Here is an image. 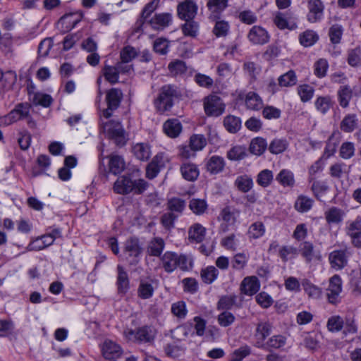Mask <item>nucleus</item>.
I'll use <instances>...</instances> for the list:
<instances>
[{"instance_id": "obj_31", "label": "nucleus", "mask_w": 361, "mask_h": 361, "mask_svg": "<svg viewBox=\"0 0 361 361\" xmlns=\"http://www.w3.org/2000/svg\"><path fill=\"white\" fill-rule=\"evenodd\" d=\"M338 101L342 108H347L353 97V90L348 85L341 86L337 92Z\"/></svg>"}, {"instance_id": "obj_10", "label": "nucleus", "mask_w": 361, "mask_h": 361, "mask_svg": "<svg viewBox=\"0 0 361 361\" xmlns=\"http://www.w3.org/2000/svg\"><path fill=\"white\" fill-rule=\"evenodd\" d=\"M123 97L122 92L116 88L111 89L106 94V100L108 107L103 111L102 116L109 118L111 116L112 111L116 109L121 102Z\"/></svg>"}, {"instance_id": "obj_6", "label": "nucleus", "mask_w": 361, "mask_h": 361, "mask_svg": "<svg viewBox=\"0 0 361 361\" xmlns=\"http://www.w3.org/2000/svg\"><path fill=\"white\" fill-rule=\"evenodd\" d=\"M240 214V210L234 206L228 205L224 207L219 214V219L223 221L220 226V231L226 233L230 226L235 224Z\"/></svg>"}, {"instance_id": "obj_32", "label": "nucleus", "mask_w": 361, "mask_h": 361, "mask_svg": "<svg viewBox=\"0 0 361 361\" xmlns=\"http://www.w3.org/2000/svg\"><path fill=\"white\" fill-rule=\"evenodd\" d=\"M133 152L135 157L140 161H147L151 156L150 147L147 143H137L133 147Z\"/></svg>"}, {"instance_id": "obj_19", "label": "nucleus", "mask_w": 361, "mask_h": 361, "mask_svg": "<svg viewBox=\"0 0 361 361\" xmlns=\"http://www.w3.org/2000/svg\"><path fill=\"white\" fill-rule=\"evenodd\" d=\"M17 75L12 71L3 73L0 69V95L4 92L10 90L16 83Z\"/></svg>"}, {"instance_id": "obj_5", "label": "nucleus", "mask_w": 361, "mask_h": 361, "mask_svg": "<svg viewBox=\"0 0 361 361\" xmlns=\"http://www.w3.org/2000/svg\"><path fill=\"white\" fill-rule=\"evenodd\" d=\"M204 110L208 116L218 117L225 111L226 105L216 94H209L204 98Z\"/></svg>"}, {"instance_id": "obj_61", "label": "nucleus", "mask_w": 361, "mask_h": 361, "mask_svg": "<svg viewBox=\"0 0 361 361\" xmlns=\"http://www.w3.org/2000/svg\"><path fill=\"white\" fill-rule=\"evenodd\" d=\"M343 29L341 25H333L329 31V36L332 44H337L341 42Z\"/></svg>"}, {"instance_id": "obj_51", "label": "nucleus", "mask_w": 361, "mask_h": 361, "mask_svg": "<svg viewBox=\"0 0 361 361\" xmlns=\"http://www.w3.org/2000/svg\"><path fill=\"white\" fill-rule=\"evenodd\" d=\"M297 90L301 101L304 103L310 101L314 93V87L307 84L299 85Z\"/></svg>"}, {"instance_id": "obj_25", "label": "nucleus", "mask_w": 361, "mask_h": 361, "mask_svg": "<svg viewBox=\"0 0 361 361\" xmlns=\"http://www.w3.org/2000/svg\"><path fill=\"white\" fill-rule=\"evenodd\" d=\"M207 6L211 13V18L216 20L228 6V0H209Z\"/></svg>"}, {"instance_id": "obj_60", "label": "nucleus", "mask_w": 361, "mask_h": 361, "mask_svg": "<svg viewBox=\"0 0 361 361\" xmlns=\"http://www.w3.org/2000/svg\"><path fill=\"white\" fill-rule=\"evenodd\" d=\"M246 156V148L240 145L232 147L227 153V157L233 161L243 159Z\"/></svg>"}, {"instance_id": "obj_57", "label": "nucleus", "mask_w": 361, "mask_h": 361, "mask_svg": "<svg viewBox=\"0 0 361 361\" xmlns=\"http://www.w3.org/2000/svg\"><path fill=\"white\" fill-rule=\"evenodd\" d=\"M279 84L281 87H290L297 83V77L293 71H289L281 75L279 79Z\"/></svg>"}, {"instance_id": "obj_58", "label": "nucleus", "mask_w": 361, "mask_h": 361, "mask_svg": "<svg viewBox=\"0 0 361 361\" xmlns=\"http://www.w3.org/2000/svg\"><path fill=\"white\" fill-rule=\"evenodd\" d=\"M185 23L182 25L183 33L186 36L195 37L197 35L199 25L192 20H184Z\"/></svg>"}, {"instance_id": "obj_22", "label": "nucleus", "mask_w": 361, "mask_h": 361, "mask_svg": "<svg viewBox=\"0 0 361 361\" xmlns=\"http://www.w3.org/2000/svg\"><path fill=\"white\" fill-rule=\"evenodd\" d=\"M172 21L171 14L169 13H163L156 14L151 20L150 24L155 30H163L168 27Z\"/></svg>"}, {"instance_id": "obj_16", "label": "nucleus", "mask_w": 361, "mask_h": 361, "mask_svg": "<svg viewBox=\"0 0 361 361\" xmlns=\"http://www.w3.org/2000/svg\"><path fill=\"white\" fill-rule=\"evenodd\" d=\"M102 352L106 359L118 358L121 356L123 350L121 346L111 340H105L102 345Z\"/></svg>"}, {"instance_id": "obj_42", "label": "nucleus", "mask_w": 361, "mask_h": 361, "mask_svg": "<svg viewBox=\"0 0 361 361\" xmlns=\"http://www.w3.org/2000/svg\"><path fill=\"white\" fill-rule=\"evenodd\" d=\"M54 240L47 235L46 233L44 235H42L39 238L36 239L35 242L30 243L28 245L29 250H42L44 248L51 245L54 243Z\"/></svg>"}, {"instance_id": "obj_63", "label": "nucleus", "mask_w": 361, "mask_h": 361, "mask_svg": "<svg viewBox=\"0 0 361 361\" xmlns=\"http://www.w3.org/2000/svg\"><path fill=\"white\" fill-rule=\"evenodd\" d=\"M169 70L173 75H182L187 71L185 63L180 60H176L169 64Z\"/></svg>"}, {"instance_id": "obj_43", "label": "nucleus", "mask_w": 361, "mask_h": 361, "mask_svg": "<svg viewBox=\"0 0 361 361\" xmlns=\"http://www.w3.org/2000/svg\"><path fill=\"white\" fill-rule=\"evenodd\" d=\"M185 206V201L178 197H173L167 202V209L170 211L169 212L175 213L178 216L183 213Z\"/></svg>"}, {"instance_id": "obj_56", "label": "nucleus", "mask_w": 361, "mask_h": 361, "mask_svg": "<svg viewBox=\"0 0 361 361\" xmlns=\"http://www.w3.org/2000/svg\"><path fill=\"white\" fill-rule=\"evenodd\" d=\"M273 178V172L271 170L264 169L258 173L256 181L259 185L266 188L271 184Z\"/></svg>"}, {"instance_id": "obj_55", "label": "nucleus", "mask_w": 361, "mask_h": 361, "mask_svg": "<svg viewBox=\"0 0 361 361\" xmlns=\"http://www.w3.org/2000/svg\"><path fill=\"white\" fill-rule=\"evenodd\" d=\"M189 145L196 152L202 150L207 145V140L202 135L195 134L190 137Z\"/></svg>"}, {"instance_id": "obj_37", "label": "nucleus", "mask_w": 361, "mask_h": 361, "mask_svg": "<svg viewBox=\"0 0 361 361\" xmlns=\"http://www.w3.org/2000/svg\"><path fill=\"white\" fill-rule=\"evenodd\" d=\"M325 219L329 224H339L343 221L344 212L336 207H332L324 213Z\"/></svg>"}, {"instance_id": "obj_46", "label": "nucleus", "mask_w": 361, "mask_h": 361, "mask_svg": "<svg viewBox=\"0 0 361 361\" xmlns=\"http://www.w3.org/2000/svg\"><path fill=\"white\" fill-rule=\"evenodd\" d=\"M31 102L35 106L47 108L51 104L53 99L49 94L38 92L33 94Z\"/></svg>"}, {"instance_id": "obj_30", "label": "nucleus", "mask_w": 361, "mask_h": 361, "mask_svg": "<svg viewBox=\"0 0 361 361\" xmlns=\"http://www.w3.org/2000/svg\"><path fill=\"white\" fill-rule=\"evenodd\" d=\"M276 180L283 187L293 188L295 180L293 173L288 169H282L276 177Z\"/></svg>"}, {"instance_id": "obj_35", "label": "nucleus", "mask_w": 361, "mask_h": 361, "mask_svg": "<svg viewBox=\"0 0 361 361\" xmlns=\"http://www.w3.org/2000/svg\"><path fill=\"white\" fill-rule=\"evenodd\" d=\"M224 159L221 157L214 155L209 158L206 166L210 173L216 174L224 169Z\"/></svg>"}, {"instance_id": "obj_23", "label": "nucleus", "mask_w": 361, "mask_h": 361, "mask_svg": "<svg viewBox=\"0 0 361 361\" xmlns=\"http://www.w3.org/2000/svg\"><path fill=\"white\" fill-rule=\"evenodd\" d=\"M156 336L154 329L150 326H143L137 329V343H150Z\"/></svg>"}, {"instance_id": "obj_17", "label": "nucleus", "mask_w": 361, "mask_h": 361, "mask_svg": "<svg viewBox=\"0 0 361 361\" xmlns=\"http://www.w3.org/2000/svg\"><path fill=\"white\" fill-rule=\"evenodd\" d=\"M298 254L300 253L307 263H310L314 259H319L320 255L314 251V247L311 242L305 241L300 244Z\"/></svg>"}, {"instance_id": "obj_20", "label": "nucleus", "mask_w": 361, "mask_h": 361, "mask_svg": "<svg viewBox=\"0 0 361 361\" xmlns=\"http://www.w3.org/2000/svg\"><path fill=\"white\" fill-rule=\"evenodd\" d=\"M163 130L169 137L175 138L182 131V125L177 118H169L163 125Z\"/></svg>"}, {"instance_id": "obj_3", "label": "nucleus", "mask_w": 361, "mask_h": 361, "mask_svg": "<svg viewBox=\"0 0 361 361\" xmlns=\"http://www.w3.org/2000/svg\"><path fill=\"white\" fill-rule=\"evenodd\" d=\"M178 96L179 93L174 86L164 85L160 88L157 97L153 102L156 111L160 114L169 111Z\"/></svg>"}, {"instance_id": "obj_11", "label": "nucleus", "mask_w": 361, "mask_h": 361, "mask_svg": "<svg viewBox=\"0 0 361 361\" xmlns=\"http://www.w3.org/2000/svg\"><path fill=\"white\" fill-rule=\"evenodd\" d=\"M197 5L195 0H184L178 4L177 13L182 20H192L197 15Z\"/></svg>"}, {"instance_id": "obj_26", "label": "nucleus", "mask_w": 361, "mask_h": 361, "mask_svg": "<svg viewBox=\"0 0 361 361\" xmlns=\"http://www.w3.org/2000/svg\"><path fill=\"white\" fill-rule=\"evenodd\" d=\"M180 173L183 178L188 181H194L199 176V169L192 163H184L180 166Z\"/></svg>"}, {"instance_id": "obj_36", "label": "nucleus", "mask_w": 361, "mask_h": 361, "mask_svg": "<svg viewBox=\"0 0 361 361\" xmlns=\"http://www.w3.org/2000/svg\"><path fill=\"white\" fill-rule=\"evenodd\" d=\"M289 145L286 138H274L268 146V149L272 154H281L286 150Z\"/></svg>"}, {"instance_id": "obj_38", "label": "nucleus", "mask_w": 361, "mask_h": 361, "mask_svg": "<svg viewBox=\"0 0 361 361\" xmlns=\"http://www.w3.org/2000/svg\"><path fill=\"white\" fill-rule=\"evenodd\" d=\"M165 243L162 238H154L148 244L147 251L149 255L159 257L164 249Z\"/></svg>"}, {"instance_id": "obj_2", "label": "nucleus", "mask_w": 361, "mask_h": 361, "mask_svg": "<svg viewBox=\"0 0 361 361\" xmlns=\"http://www.w3.org/2000/svg\"><path fill=\"white\" fill-rule=\"evenodd\" d=\"M162 267L167 273H172L177 268L183 271L192 267L191 259L185 254L178 255L174 252L167 251L160 258Z\"/></svg>"}, {"instance_id": "obj_50", "label": "nucleus", "mask_w": 361, "mask_h": 361, "mask_svg": "<svg viewBox=\"0 0 361 361\" xmlns=\"http://www.w3.org/2000/svg\"><path fill=\"white\" fill-rule=\"evenodd\" d=\"M208 205L204 200L193 198L190 201V209L197 215L203 214L207 209Z\"/></svg>"}, {"instance_id": "obj_54", "label": "nucleus", "mask_w": 361, "mask_h": 361, "mask_svg": "<svg viewBox=\"0 0 361 361\" xmlns=\"http://www.w3.org/2000/svg\"><path fill=\"white\" fill-rule=\"evenodd\" d=\"M235 185L239 190L247 192L253 187V181L252 179L247 176H240L236 178Z\"/></svg>"}, {"instance_id": "obj_24", "label": "nucleus", "mask_w": 361, "mask_h": 361, "mask_svg": "<svg viewBox=\"0 0 361 361\" xmlns=\"http://www.w3.org/2000/svg\"><path fill=\"white\" fill-rule=\"evenodd\" d=\"M206 228L200 224L196 223L189 228L188 240L199 243L204 240Z\"/></svg>"}, {"instance_id": "obj_49", "label": "nucleus", "mask_w": 361, "mask_h": 361, "mask_svg": "<svg viewBox=\"0 0 361 361\" xmlns=\"http://www.w3.org/2000/svg\"><path fill=\"white\" fill-rule=\"evenodd\" d=\"M229 30L228 22L224 20H216L212 32L216 37H223L228 35Z\"/></svg>"}, {"instance_id": "obj_1", "label": "nucleus", "mask_w": 361, "mask_h": 361, "mask_svg": "<svg viewBox=\"0 0 361 361\" xmlns=\"http://www.w3.org/2000/svg\"><path fill=\"white\" fill-rule=\"evenodd\" d=\"M31 105L27 102L17 104L8 114L0 116V127H7L20 120H27L29 128H35L36 122L30 114Z\"/></svg>"}, {"instance_id": "obj_15", "label": "nucleus", "mask_w": 361, "mask_h": 361, "mask_svg": "<svg viewBox=\"0 0 361 361\" xmlns=\"http://www.w3.org/2000/svg\"><path fill=\"white\" fill-rule=\"evenodd\" d=\"M271 330L272 325L269 322H260L257 324L255 333L256 347L262 348L264 346L265 340L271 334Z\"/></svg>"}, {"instance_id": "obj_7", "label": "nucleus", "mask_w": 361, "mask_h": 361, "mask_svg": "<svg viewBox=\"0 0 361 361\" xmlns=\"http://www.w3.org/2000/svg\"><path fill=\"white\" fill-rule=\"evenodd\" d=\"M142 248L139 241L136 238H130L126 240L123 248V257L128 262L129 265L133 266L139 263Z\"/></svg>"}, {"instance_id": "obj_64", "label": "nucleus", "mask_w": 361, "mask_h": 361, "mask_svg": "<svg viewBox=\"0 0 361 361\" xmlns=\"http://www.w3.org/2000/svg\"><path fill=\"white\" fill-rule=\"evenodd\" d=\"M361 232V217L357 216L355 220L347 223L346 234L351 238Z\"/></svg>"}, {"instance_id": "obj_48", "label": "nucleus", "mask_w": 361, "mask_h": 361, "mask_svg": "<svg viewBox=\"0 0 361 361\" xmlns=\"http://www.w3.org/2000/svg\"><path fill=\"white\" fill-rule=\"evenodd\" d=\"M298 255L297 247L292 245H285L281 247L279 250V255L283 262H287L290 259L295 258Z\"/></svg>"}, {"instance_id": "obj_59", "label": "nucleus", "mask_w": 361, "mask_h": 361, "mask_svg": "<svg viewBox=\"0 0 361 361\" xmlns=\"http://www.w3.org/2000/svg\"><path fill=\"white\" fill-rule=\"evenodd\" d=\"M265 233V227L260 221H257L250 225L248 229L250 238L257 239L262 237Z\"/></svg>"}, {"instance_id": "obj_41", "label": "nucleus", "mask_w": 361, "mask_h": 361, "mask_svg": "<svg viewBox=\"0 0 361 361\" xmlns=\"http://www.w3.org/2000/svg\"><path fill=\"white\" fill-rule=\"evenodd\" d=\"M219 274V270L215 267L208 266L201 270L200 276L204 283L211 284L217 279Z\"/></svg>"}, {"instance_id": "obj_53", "label": "nucleus", "mask_w": 361, "mask_h": 361, "mask_svg": "<svg viewBox=\"0 0 361 361\" xmlns=\"http://www.w3.org/2000/svg\"><path fill=\"white\" fill-rule=\"evenodd\" d=\"M154 294V288L150 283L141 281L137 288V295L139 298L146 300L152 297Z\"/></svg>"}, {"instance_id": "obj_4", "label": "nucleus", "mask_w": 361, "mask_h": 361, "mask_svg": "<svg viewBox=\"0 0 361 361\" xmlns=\"http://www.w3.org/2000/svg\"><path fill=\"white\" fill-rule=\"evenodd\" d=\"M148 188V183L144 179L133 180L128 176H121L115 181L113 190L120 195H127L133 192L135 194H142Z\"/></svg>"}, {"instance_id": "obj_52", "label": "nucleus", "mask_w": 361, "mask_h": 361, "mask_svg": "<svg viewBox=\"0 0 361 361\" xmlns=\"http://www.w3.org/2000/svg\"><path fill=\"white\" fill-rule=\"evenodd\" d=\"M159 3V0H152L145 5L141 13V18L136 23L138 26H141L143 24L144 20L154 12V11L157 8Z\"/></svg>"}, {"instance_id": "obj_40", "label": "nucleus", "mask_w": 361, "mask_h": 361, "mask_svg": "<svg viewBox=\"0 0 361 361\" xmlns=\"http://www.w3.org/2000/svg\"><path fill=\"white\" fill-rule=\"evenodd\" d=\"M318 39L319 35L312 30H307L299 36L300 43L305 47L313 46Z\"/></svg>"}, {"instance_id": "obj_21", "label": "nucleus", "mask_w": 361, "mask_h": 361, "mask_svg": "<svg viewBox=\"0 0 361 361\" xmlns=\"http://www.w3.org/2000/svg\"><path fill=\"white\" fill-rule=\"evenodd\" d=\"M117 280L116 285L118 292L120 293H126L130 288V281L128 273L126 271L124 268L121 266H117Z\"/></svg>"}, {"instance_id": "obj_62", "label": "nucleus", "mask_w": 361, "mask_h": 361, "mask_svg": "<svg viewBox=\"0 0 361 361\" xmlns=\"http://www.w3.org/2000/svg\"><path fill=\"white\" fill-rule=\"evenodd\" d=\"M343 324V319L340 316L335 315L329 318L326 326L329 331L338 332L342 329Z\"/></svg>"}, {"instance_id": "obj_18", "label": "nucleus", "mask_w": 361, "mask_h": 361, "mask_svg": "<svg viewBox=\"0 0 361 361\" xmlns=\"http://www.w3.org/2000/svg\"><path fill=\"white\" fill-rule=\"evenodd\" d=\"M260 285L256 276L245 277L240 283V291L247 295L255 294L259 289Z\"/></svg>"}, {"instance_id": "obj_29", "label": "nucleus", "mask_w": 361, "mask_h": 361, "mask_svg": "<svg viewBox=\"0 0 361 361\" xmlns=\"http://www.w3.org/2000/svg\"><path fill=\"white\" fill-rule=\"evenodd\" d=\"M245 102L247 108L253 111H258L262 109L264 105L260 96L255 92H249L247 93Z\"/></svg>"}, {"instance_id": "obj_9", "label": "nucleus", "mask_w": 361, "mask_h": 361, "mask_svg": "<svg viewBox=\"0 0 361 361\" xmlns=\"http://www.w3.org/2000/svg\"><path fill=\"white\" fill-rule=\"evenodd\" d=\"M350 255L349 249L346 247L343 249L333 250L329 255L331 267L336 271L343 269L347 266Z\"/></svg>"}, {"instance_id": "obj_33", "label": "nucleus", "mask_w": 361, "mask_h": 361, "mask_svg": "<svg viewBox=\"0 0 361 361\" xmlns=\"http://www.w3.org/2000/svg\"><path fill=\"white\" fill-rule=\"evenodd\" d=\"M267 148L268 145L267 140L263 137H257L251 140L249 149L250 153L259 156L262 154Z\"/></svg>"}, {"instance_id": "obj_27", "label": "nucleus", "mask_w": 361, "mask_h": 361, "mask_svg": "<svg viewBox=\"0 0 361 361\" xmlns=\"http://www.w3.org/2000/svg\"><path fill=\"white\" fill-rule=\"evenodd\" d=\"M358 126V118L356 114L345 115L340 123V129L344 133H352Z\"/></svg>"}, {"instance_id": "obj_8", "label": "nucleus", "mask_w": 361, "mask_h": 361, "mask_svg": "<svg viewBox=\"0 0 361 361\" xmlns=\"http://www.w3.org/2000/svg\"><path fill=\"white\" fill-rule=\"evenodd\" d=\"M104 130L108 136L114 140L118 145H124L126 142L125 130L118 121L111 120L104 125Z\"/></svg>"}, {"instance_id": "obj_34", "label": "nucleus", "mask_w": 361, "mask_h": 361, "mask_svg": "<svg viewBox=\"0 0 361 361\" xmlns=\"http://www.w3.org/2000/svg\"><path fill=\"white\" fill-rule=\"evenodd\" d=\"M286 341L287 338L283 335H274L267 340L264 346L262 347V348L267 350H270L271 349H279L286 345Z\"/></svg>"}, {"instance_id": "obj_45", "label": "nucleus", "mask_w": 361, "mask_h": 361, "mask_svg": "<svg viewBox=\"0 0 361 361\" xmlns=\"http://www.w3.org/2000/svg\"><path fill=\"white\" fill-rule=\"evenodd\" d=\"M224 125L228 132L235 133L240 129L241 120L237 116L229 115L224 118Z\"/></svg>"}, {"instance_id": "obj_28", "label": "nucleus", "mask_w": 361, "mask_h": 361, "mask_svg": "<svg viewBox=\"0 0 361 361\" xmlns=\"http://www.w3.org/2000/svg\"><path fill=\"white\" fill-rule=\"evenodd\" d=\"M334 104L333 98L329 95L319 96L314 102L316 109L323 115L326 114Z\"/></svg>"}, {"instance_id": "obj_39", "label": "nucleus", "mask_w": 361, "mask_h": 361, "mask_svg": "<svg viewBox=\"0 0 361 361\" xmlns=\"http://www.w3.org/2000/svg\"><path fill=\"white\" fill-rule=\"evenodd\" d=\"M314 200L304 195H299L295 202V209L301 213L307 212L311 209Z\"/></svg>"}, {"instance_id": "obj_12", "label": "nucleus", "mask_w": 361, "mask_h": 361, "mask_svg": "<svg viewBox=\"0 0 361 361\" xmlns=\"http://www.w3.org/2000/svg\"><path fill=\"white\" fill-rule=\"evenodd\" d=\"M247 39L253 45H263L269 42L270 36L267 30L259 25H254L247 33Z\"/></svg>"}, {"instance_id": "obj_47", "label": "nucleus", "mask_w": 361, "mask_h": 361, "mask_svg": "<svg viewBox=\"0 0 361 361\" xmlns=\"http://www.w3.org/2000/svg\"><path fill=\"white\" fill-rule=\"evenodd\" d=\"M348 63L352 67L361 66V47L358 46L348 51Z\"/></svg>"}, {"instance_id": "obj_14", "label": "nucleus", "mask_w": 361, "mask_h": 361, "mask_svg": "<svg viewBox=\"0 0 361 361\" xmlns=\"http://www.w3.org/2000/svg\"><path fill=\"white\" fill-rule=\"evenodd\" d=\"M341 290V278L340 276L336 274L330 278L329 287L326 289V296L329 302L333 304L337 302Z\"/></svg>"}, {"instance_id": "obj_13", "label": "nucleus", "mask_w": 361, "mask_h": 361, "mask_svg": "<svg viewBox=\"0 0 361 361\" xmlns=\"http://www.w3.org/2000/svg\"><path fill=\"white\" fill-rule=\"evenodd\" d=\"M307 20L314 23L320 21L324 16V5L321 0H309L307 4Z\"/></svg>"}, {"instance_id": "obj_44", "label": "nucleus", "mask_w": 361, "mask_h": 361, "mask_svg": "<svg viewBox=\"0 0 361 361\" xmlns=\"http://www.w3.org/2000/svg\"><path fill=\"white\" fill-rule=\"evenodd\" d=\"M125 169V161L118 155H111L109 159V169L114 175L121 173Z\"/></svg>"}]
</instances>
